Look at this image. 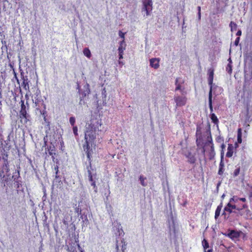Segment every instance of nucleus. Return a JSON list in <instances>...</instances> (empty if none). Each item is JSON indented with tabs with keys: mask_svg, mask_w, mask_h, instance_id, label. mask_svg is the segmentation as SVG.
I'll return each mask as SVG.
<instances>
[{
	"mask_svg": "<svg viewBox=\"0 0 252 252\" xmlns=\"http://www.w3.org/2000/svg\"><path fill=\"white\" fill-rule=\"evenodd\" d=\"M251 190L249 191V197L250 198L252 197V186L251 187Z\"/></svg>",
	"mask_w": 252,
	"mask_h": 252,
	"instance_id": "45",
	"label": "nucleus"
},
{
	"mask_svg": "<svg viewBox=\"0 0 252 252\" xmlns=\"http://www.w3.org/2000/svg\"><path fill=\"white\" fill-rule=\"evenodd\" d=\"M83 54L85 56H86L87 58H90L91 57V53L90 50L88 48H85L83 50Z\"/></svg>",
	"mask_w": 252,
	"mask_h": 252,
	"instance_id": "25",
	"label": "nucleus"
},
{
	"mask_svg": "<svg viewBox=\"0 0 252 252\" xmlns=\"http://www.w3.org/2000/svg\"><path fill=\"white\" fill-rule=\"evenodd\" d=\"M44 146L45 147L47 145V141L45 140V138H44Z\"/></svg>",
	"mask_w": 252,
	"mask_h": 252,
	"instance_id": "50",
	"label": "nucleus"
},
{
	"mask_svg": "<svg viewBox=\"0 0 252 252\" xmlns=\"http://www.w3.org/2000/svg\"><path fill=\"white\" fill-rule=\"evenodd\" d=\"M54 169L56 171V175H55V178H58L59 177V176H58V172H59V167L58 165H56L55 167H54Z\"/></svg>",
	"mask_w": 252,
	"mask_h": 252,
	"instance_id": "39",
	"label": "nucleus"
},
{
	"mask_svg": "<svg viewBox=\"0 0 252 252\" xmlns=\"http://www.w3.org/2000/svg\"><path fill=\"white\" fill-rule=\"evenodd\" d=\"M91 185L93 186L94 188L96 189V186L95 184V181L91 182Z\"/></svg>",
	"mask_w": 252,
	"mask_h": 252,
	"instance_id": "47",
	"label": "nucleus"
},
{
	"mask_svg": "<svg viewBox=\"0 0 252 252\" xmlns=\"http://www.w3.org/2000/svg\"><path fill=\"white\" fill-rule=\"evenodd\" d=\"M88 173L89 181L91 182H94L95 181L94 180L93 175L92 174V173L91 170H90V169L88 170Z\"/></svg>",
	"mask_w": 252,
	"mask_h": 252,
	"instance_id": "32",
	"label": "nucleus"
},
{
	"mask_svg": "<svg viewBox=\"0 0 252 252\" xmlns=\"http://www.w3.org/2000/svg\"><path fill=\"white\" fill-rule=\"evenodd\" d=\"M224 163L223 162V154L222 153L221 155L220 161L219 164V170L218 174L219 175H222L224 172Z\"/></svg>",
	"mask_w": 252,
	"mask_h": 252,
	"instance_id": "13",
	"label": "nucleus"
},
{
	"mask_svg": "<svg viewBox=\"0 0 252 252\" xmlns=\"http://www.w3.org/2000/svg\"><path fill=\"white\" fill-rule=\"evenodd\" d=\"M145 179L146 178H144L143 176H140L139 177L140 183L141 185L144 187H145L147 185V184L145 183Z\"/></svg>",
	"mask_w": 252,
	"mask_h": 252,
	"instance_id": "33",
	"label": "nucleus"
},
{
	"mask_svg": "<svg viewBox=\"0 0 252 252\" xmlns=\"http://www.w3.org/2000/svg\"><path fill=\"white\" fill-rule=\"evenodd\" d=\"M80 95V100L79 103L80 104H82V101L83 103H84V101H83V99L84 98H85L86 96V93L85 91L83 92H79Z\"/></svg>",
	"mask_w": 252,
	"mask_h": 252,
	"instance_id": "30",
	"label": "nucleus"
},
{
	"mask_svg": "<svg viewBox=\"0 0 252 252\" xmlns=\"http://www.w3.org/2000/svg\"><path fill=\"white\" fill-rule=\"evenodd\" d=\"M43 119H44V121L47 123V126H49L50 123L48 121H47V119L46 118V116H44V117H43Z\"/></svg>",
	"mask_w": 252,
	"mask_h": 252,
	"instance_id": "44",
	"label": "nucleus"
},
{
	"mask_svg": "<svg viewBox=\"0 0 252 252\" xmlns=\"http://www.w3.org/2000/svg\"><path fill=\"white\" fill-rule=\"evenodd\" d=\"M174 100L176 103V105L180 107L185 105L187 98L185 96H178L174 97Z\"/></svg>",
	"mask_w": 252,
	"mask_h": 252,
	"instance_id": "9",
	"label": "nucleus"
},
{
	"mask_svg": "<svg viewBox=\"0 0 252 252\" xmlns=\"http://www.w3.org/2000/svg\"><path fill=\"white\" fill-rule=\"evenodd\" d=\"M244 88H245V86H244V88H243V92L245 93V91Z\"/></svg>",
	"mask_w": 252,
	"mask_h": 252,
	"instance_id": "55",
	"label": "nucleus"
},
{
	"mask_svg": "<svg viewBox=\"0 0 252 252\" xmlns=\"http://www.w3.org/2000/svg\"><path fill=\"white\" fill-rule=\"evenodd\" d=\"M46 154L48 153V155L51 156L52 160L54 162H58V160L56 156L57 155L56 152V149L55 147L53 145H51L46 148Z\"/></svg>",
	"mask_w": 252,
	"mask_h": 252,
	"instance_id": "4",
	"label": "nucleus"
},
{
	"mask_svg": "<svg viewBox=\"0 0 252 252\" xmlns=\"http://www.w3.org/2000/svg\"><path fill=\"white\" fill-rule=\"evenodd\" d=\"M121 242H122V243L123 244L121 252H125V250L126 249L125 248L126 244H125L124 239H123V240L121 241ZM117 243H118V241H117ZM116 249L117 250V252H121L119 251V246H118V244H116Z\"/></svg>",
	"mask_w": 252,
	"mask_h": 252,
	"instance_id": "24",
	"label": "nucleus"
},
{
	"mask_svg": "<svg viewBox=\"0 0 252 252\" xmlns=\"http://www.w3.org/2000/svg\"><path fill=\"white\" fill-rule=\"evenodd\" d=\"M197 10H198V18H199V19H200V18H201V7L200 6H199L197 7Z\"/></svg>",
	"mask_w": 252,
	"mask_h": 252,
	"instance_id": "40",
	"label": "nucleus"
},
{
	"mask_svg": "<svg viewBox=\"0 0 252 252\" xmlns=\"http://www.w3.org/2000/svg\"><path fill=\"white\" fill-rule=\"evenodd\" d=\"M101 126V123L98 120H92L86 126L85 131V142L83 144V148L91 167L93 150H95L96 148L95 140L96 138V132L99 131V127Z\"/></svg>",
	"mask_w": 252,
	"mask_h": 252,
	"instance_id": "1",
	"label": "nucleus"
},
{
	"mask_svg": "<svg viewBox=\"0 0 252 252\" xmlns=\"http://www.w3.org/2000/svg\"><path fill=\"white\" fill-rule=\"evenodd\" d=\"M43 107H44V110L43 111H42L40 110V112L41 114L43 116V117H44V116H46L47 112L45 110L46 105L44 103H43Z\"/></svg>",
	"mask_w": 252,
	"mask_h": 252,
	"instance_id": "38",
	"label": "nucleus"
},
{
	"mask_svg": "<svg viewBox=\"0 0 252 252\" xmlns=\"http://www.w3.org/2000/svg\"><path fill=\"white\" fill-rule=\"evenodd\" d=\"M70 220H71V217H70L69 220L68 215L67 214L64 215L62 220V223H63V225H61V229L67 231L68 229V223Z\"/></svg>",
	"mask_w": 252,
	"mask_h": 252,
	"instance_id": "10",
	"label": "nucleus"
},
{
	"mask_svg": "<svg viewBox=\"0 0 252 252\" xmlns=\"http://www.w3.org/2000/svg\"><path fill=\"white\" fill-rule=\"evenodd\" d=\"M229 238L232 240H235L238 239L240 236V232H238L236 230H231L226 235Z\"/></svg>",
	"mask_w": 252,
	"mask_h": 252,
	"instance_id": "12",
	"label": "nucleus"
},
{
	"mask_svg": "<svg viewBox=\"0 0 252 252\" xmlns=\"http://www.w3.org/2000/svg\"><path fill=\"white\" fill-rule=\"evenodd\" d=\"M73 133L74 134V135L75 136H77L78 135V127L77 126H73Z\"/></svg>",
	"mask_w": 252,
	"mask_h": 252,
	"instance_id": "37",
	"label": "nucleus"
},
{
	"mask_svg": "<svg viewBox=\"0 0 252 252\" xmlns=\"http://www.w3.org/2000/svg\"><path fill=\"white\" fill-rule=\"evenodd\" d=\"M69 122H70V124H71V125L72 126H74V125H75V119L74 117H71L70 118H69Z\"/></svg>",
	"mask_w": 252,
	"mask_h": 252,
	"instance_id": "36",
	"label": "nucleus"
},
{
	"mask_svg": "<svg viewBox=\"0 0 252 252\" xmlns=\"http://www.w3.org/2000/svg\"><path fill=\"white\" fill-rule=\"evenodd\" d=\"M184 155L188 158V161L189 163H195L196 160L195 154H192V153L189 150H188L187 152L184 153Z\"/></svg>",
	"mask_w": 252,
	"mask_h": 252,
	"instance_id": "11",
	"label": "nucleus"
},
{
	"mask_svg": "<svg viewBox=\"0 0 252 252\" xmlns=\"http://www.w3.org/2000/svg\"><path fill=\"white\" fill-rule=\"evenodd\" d=\"M214 69L213 68H210L208 70V81L210 86V89L213 90V83L214 80Z\"/></svg>",
	"mask_w": 252,
	"mask_h": 252,
	"instance_id": "8",
	"label": "nucleus"
},
{
	"mask_svg": "<svg viewBox=\"0 0 252 252\" xmlns=\"http://www.w3.org/2000/svg\"><path fill=\"white\" fill-rule=\"evenodd\" d=\"M73 207L75 208V212L77 214L78 216L81 215L82 210L79 205L77 206V204H75L74 206H73Z\"/></svg>",
	"mask_w": 252,
	"mask_h": 252,
	"instance_id": "26",
	"label": "nucleus"
},
{
	"mask_svg": "<svg viewBox=\"0 0 252 252\" xmlns=\"http://www.w3.org/2000/svg\"><path fill=\"white\" fill-rule=\"evenodd\" d=\"M20 117L21 119H24V123L26 124L30 121V115L26 112L20 114Z\"/></svg>",
	"mask_w": 252,
	"mask_h": 252,
	"instance_id": "19",
	"label": "nucleus"
},
{
	"mask_svg": "<svg viewBox=\"0 0 252 252\" xmlns=\"http://www.w3.org/2000/svg\"><path fill=\"white\" fill-rule=\"evenodd\" d=\"M239 201H242L243 202L245 203L247 201V200L245 197H240Z\"/></svg>",
	"mask_w": 252,
	"mask_h": 252,
	"instance_id": "46",
	"label": "nucleus"
},
{
	"mask_svg": "<svg viewBox=\"0 0 252 252\" xmlns=\"http://www.w3.org/2000/svg\"><path fill=\"white\" fill-rule=\"evenodd\" d=\"M126 34V32H123L121 31H119V35L122 38V40H124V41H125V36Z\"/></svg>",
	"mask_w": 252,
	"mask_h": 252,
	"instance_id": "35",
	"label": "nucleus"
},
{
	"mask_svg": "<svg viewBox=\"0 0 252 252\" xmlns=\"http://www.w3.org/2000/svg\"><path fill=\"white\" fill-rule=\"evenodd\" d=\"M59 183H61L62 184V181H59Z\"/></svg>",
	"mask_w": 252,
	"mask_h": 252,
	"instance_id": "60",
	"label": "nucleus"
},
{
	"mask_svg": "<svg viewBox=\"0 0 252 252\" xmlns=\"http://www.w3.org/2000/svg\"><path fill=\"white\" fill-rule=\"evenodd\" d=\"M205 252H213L212 249L208 250L207 251H205Z\"/></svg>",
	"mask_w": 252,
	"mask_h": 252,
	"instance_id": "51",
	"label": "nucleus"
},
{
	"mask_svg": "<svg viewBox=\"0 0 252 252\" xmlns=\"http://www.w3.org/2000/svg\"><path fill=\"white\" fill-rule=\"evenodd\" d=\"M229 26L231 28V32H233L234 31H236V30L237 29V24L235 22H232V21L230 22Z\"/></svg>",
	"mask_w": 252,
	"mask_h": 252,
	"instance_id": "29",
	"label": "nucleus"
},
{
	"mask_svg": "<svg viewBox=\"0 0 252 252\" xmlns=\"http://www.w3.org/2000/svg\"><path fill=\"white\" fill-rule=\"evenodd\" d=\"M159 59L152 58L150 60V66L155 69H158L159 67Z\"/></svg>",
	"mask_w": 252,
	"mask_h": 252,
	"instance_id": "14",
	"label": "nucleus"
},
{
	"mask_svg": "<svg viewBox=\"0 0 252 252\" xmlns=\"http://www.w3.org/2000/svg\"><path fill=\"white\" fill-rule=\"evenodd\" d=\"M210 119L215 125H218L219 121L215 113L210 114Z\"/></svg>",
	"mask_w": 252,
	"mask_h": 252,
	"instance_id": "20",
	"label": "nucleus"
},
{
	"mask_svg": "<svg viewBox=\"0 0 252 252\" xmlns=\"http://www.w3.org/2000/svg\"><path fill=\"white\" fill-rule=\"evenodd\" d=\"M234 203H237L239 201L240 197H238L237 196H234Z\"/></svg>",
	"mask_w": 252,
	"mask_h": 252,
	"instance_id": "43",
	"label": "nucleus"
},
{
	"mask_svg": "<svg viewBox=\"0 0 252 252\" xmlns=\"http://www.w3.org/2000/svg\"><path fill=\"white\" fill-rule=\"evenodd\" d=\"M37 103V102L36 101V100H35V103L36 104Z\"/></svg>",
	"mask_w": 252,
	"mask_h": 252,
	"instance_id": "59",
	"label": "nucleus"
},
{
	"mask_svg": "<svg viewBox=\"0 0 252 252\" xmlns=\"http://www.w3.org/2000/svg\"><path fill=\"white\" fill-rule=\"evenodd\" d=\"M152 0H143L142 10L146 11L147 16L149 15L152 11Z\"/></svg>",
	"mask_w": 252,
	"mask_h": 252,
	"instance_id": "5",
	"label": "nucleus"
},
{
	"mask_svg": "<svg viewBox=\"0 0 252 252\" xmlns=\"http://www.w3.org/2000/svg\"><path fill=\"white\" fill-rule=\"evenodd\" d=\"M1 42H2V44H5V47H6V41H1Z\"/></svg>",
	"mask_w": 252,
	"mask_h": 252,
	"instance_id": "52",
	"label": "nucleus"
},
{
	"mask_svg": "<svg viewBox=\"0 0 252 252\" xmlns=\"http://www.w3.org/2000/svg\"><path fill=\"white\" fill-rule=\"evenodd\" d=\"M59 218H60V217H59V214H57L55 215V223L54 224V228L55 231L56 232L58 231V226L57 224L56 225L55 223H57V220H58V219H59Z\"/></svg>",
	"mask_w": 252,
	"mask_h": 252,
	"instance_id": "28",
	"label": "nucleus"
},
{
	"mask_svg": "<svg viewBox=\"0 0 252 252\" xmlns=\"http://www.w3.org/2000/svg\"><path fill=\"white\" fill-rule=\"evenodd\" d=\"M205 146H209L210 147V159H212L215 156V152L210 131H209V135L207 136V141L205 142Z\"/></svg>",
	"mask_w": 252,
	"mask_h": 252,
	"instance_id": "3",
	"label": "nucleus"
},
{
	"mask_svg": "<svg viewBox=\"0 0 252 252\" xmlns=\"http://www.w3.org/2000/svg\"><path fill=\"white\" fill-rule=\"evenodd\" d=\"M202 246L205 250H206L207 248H209V245L208 241L206 239H203L202 242Z\"/></svg>",
	"mask_w": 252,
	"mask_h": 252,
	"instance_id": "31",
	"label": "nucleus"
},
{
	"mask_svg": "<svg viewBox=\"0 0 252 252\" xmlns=\"http://www.w3.org/2000/svg\"><path fill=\"white\" fill-rule=\"evenodd\" d=\"M205 146H205V144L204 145L202 146V147H201V153L204 156H205V152H206V150L205 148Z\"/></svg>",
	"mask_w": 252,
	"mask_h": 252,
	"instance_id": "41",
	"label": "nucleus"
},
{
	"mask_svg": "<svg viewBox=\"0 0 252 252\" xmlns=\"http://www.w3.org/2000/svg\"><path fill=\"white\" fill-rule=\"evenodd\" d=\"M235 145V146H235V148H236L237 147H238V145H237V143H236Z\"/></svg>",
	"mask_w": 252,
	"mask_h": 252,
	"instance_id": "53",
	"label": "nucleus"
},
{
	"mask_svg": "<svg viewBox=\"0 0 252 252\" xmlns=\"http://www.w3.org/2000/svg\"><path fill=\"white\" fill-rule=\"evenodd\" d=\"M1 95V91H0V96Z\"/></svg>",
	"mask_w": 252,
	"mask_h": 252,
	"instance_id": "57",
	"label": "nucleus"
},
{
	"mask_svg": "<svg viewBox=\"0 0 252 252\" xmlns=\"http://www.w3.org/2000/svg\"><path fill=\"white\" fill-rule=\"evenodd\" d=\"M179 78H176V81H175V85H176V88H175V91H178V90H180L181 91V93L183 94V89H182L181 88V84L178 82V80H179Z\"/></svg>",
	"mask_w": 252,
	"mask_h": 252,
	"instance_id": "23",
	"label": "nucleus"
},
{
	"mask_svg": "<svg viewBox=\"0 0 252 252\" xmlns=\"http://www.w3.org/2000/svg\"><path fill=\"white\" fill-rule=\"evenodd\" d=\"M242 129L239 128L237 130V143L239 144H241L242 142Z\"/></svg>",
	"mask_w": 252,
	"mask_h": 252,
	"instance_id": "21",
	"label": "nucleus"
},
{
	"mask_svg": "<svg viewBox=\"0 0 252 252\" xmlns=\"http://www.w3.org/2000/svg\"><path fill=\"white\" fill-rule=\"evenodd\" d=\"M240 172V167L236 168L234 170V172H233V176L234 177L237 176L239 174Z\"/></svg>",
	"mask_w": 252,
	"mask_h": 252,
	"instance_id": "34",
	"label": "nucleus"
},
{
	"mask_svg": "<svg viewBox=\"0 0 252 252\" xmlns=\"http://www.w3.org/2000/svg\"><path fill=\"white\" fill-rule=\"evenodd\" d=\"M224 194H223V195L221 196V197H222V198H223V197H224Z\"/></svg>",
	"mask_w": 252,
	"mask_h": 252,
	"instance_id": "56",
	"label": "nucleus"
},
{
	"mask_svg": "<svg viewBox=\"0 0 252 252\" xmlns=\"http://www.w3.org/2000/svg\"><path fill=\"white\" fill-rule=\"evenodd\" d=\"M21 75L22 76V86L23 87V88L27 91H29L30 87H29V81L27 76H24L23 74V73H21Z\"/></svg>",
	"mask_w": 252,
	"mask_h": 252,
	"instance_id": "15",
	"label": "nucleus"
},
{
	"mask_svg": "<svg viewBox=\"0 0 252 252\" xmlns=\"http://www.w3.org/2000/svg\"><path fill=\"white\" fill-rule=\"evenodd\" d=\"M195 136L196 137L195 141L196 144L197 148H199V147L202 146L203 144V136L201 131V128L198 126H197L196 128Z\"/></svg>",
	"mask_w": 252,
	"mask_h": 252,
	"instance_id": "6",
	"label": "nucleus"
},
{
	"mask_svg": "<svg viewBox=\"0 0 252 252\" xmlns=\"http://www.w3.org/2000/svg\"><path fill=\"white\" fill-rule=\"evenodd\" d=\"M239 41H240V37H238L236 38V39L235 40V42H234L235 45L237 46L239 43Z\"/></svg>",
	"mask_w": 252,
	"mask_h": 252,
	"instance_id": "42",
	"label": "nucleus"
},
{
	"mask_svg": "<svg viewBox=\"0 0 252 252\" xmlns=\"http://www.w3.org/2000/svg\"><path fill=\"white\" fill-rule=\"evenodd\" d=\"M230 60V62L229 63H228V64L227 65V66L226 67V70L227 71V72L229 73V74H231L232 73V65H231V61L230 60V59H229Z\"/></svg>",
	"mask_w": 252,
	"mask_h": 252,
	"instance_id": "27",
	"label": "nucleus"
},
{
	"mask_svg": "<svg viewBox=\"0 0 252 252\" xmlns=\"http://www.w3.org/2000/svg\"><path fill=\"white\" fill-rule=\"evenodd\" d=\"M126 45L125 41H124V40H122L119 42V45L118 49L119 60L123 59L124 52L126 49Z\"/></svg>",
	"mask_w": 252,
	"mask_h": 252,
	"instance_id": "7",
	"label": "nucleus"
},
{
	"mask_svg": "<svg viewBox=\"0 0 252 252\" xmlns=\"http://www.w3.org/2000/svg\"><path fill=\"white\" fill-rule=\"evenodd\" d=\"M221 208H222V203H221L220 204V205L217 207V208L216 210L215 214V218L216 219H217L219 217V216L220 215V211L221 210Z\"/></svg>",
	"mask_w": 252,
	"mask_h": 252,
	"instance_id": "22",
	"label": "nucleus"
},
{
	"mask_svg": "<svg viewBox=\"0 0 252 252\" xmlns=\"http://www.w3.org/2000/svg\"><path fill=\"white\" fill-rule=\"evenodd\" d=\"M234 147L232 144H229L227 147V152L226 154V157L231 158L233 156Z\"/></svg>",
	"mask_w": 252,
	"mask_h": 252,
	"instance_id": "17",
	"label": "nucleus"
},
{
	"mask_svg": "<svg viewBox=\"0 0 252 252\" xmlns=\"http://www.w3.org/2000/svg\"><path fill=\"white\" fill-rule=\"evenodd\" d=\"M242 34V31L241 30H238L236 33V35L240 36Z\"/></svg>",
	"mask_w": 252,
	"mask_h": 252,
	"instance_id": "48",
	"label": "nucleus"
},
{
	"mask_svg": "<svg viewBox=\"0 0 252 252\" xmlns=\"http://www.w3.org/2000/svg\"><path fill=\"white\" fill-rule=\"evenodd\" d=\"M209 106L211 113H213V107L212 104V89H210L209 93Z\"/></svg>",
	"mask_w": 252,
	"mask_h": 252,
	"instance_id": "18",
	"label": "nucleus"
},
{
	"mask_svg": "<svg viewBox=\"0 0 252 252\" xmlns=\"http://www.w3.org/2000/svg\"><path fill=\"white\" fill-rule=\"evenodd\" d=\"M119 63L120 64L121 63H122V62H121V61H119Z\"/></svg>",
	"mask_w": 252,
	"mask_h": 252,
	"instance_id": "58",
	"label": "nucleus"
},
{
	"mask_svg": "<svg viewBox=\"0 0 252 252\" xmlns=\"http://www.w3.org/2000/svg\"><path fill=\"white\" fill-rule=\"evenodd\" d=\"M247 209L246 210L247 214H250L251 211L248 209V206L246 203L243 204L240 207H237L236 205H232L231 203H228L227 205L224 207V211L228 212L229 214H231L232 213V209H236L237 210L240 211L243 209Z\"/></svg>",
	"mask_w": 252,
	"mask_h": 252,
	"instance_id": "2",
	"label": "nucleus"
},
{
	"mask_svg": "<svg viewBox=\"0 0 252 252\" xmlns=\"http://www.w3.org/2000/svg\"><path fill=\"white\" fill-rule=\"evenodd\" d=\"M20 103L21 104V109L20 110L19 113L21 114L27 112V110H28L29 109V104L28 102L27 101L26 102L27 107L25 104V101L24 100L21 99Z\"/></svg>",
	"mask_w": 252,
	"mask_h": 252,
	"instance_id": "16",
	"label": "nucleus"
},
{
	"mask_svg": "<svg viewBox=\"0 0 252 252\" xmlns=\"http://www.w3.org/2000/svg\"><path fill=\"white\" fill-rule=\"evenodd\" d=\"M251 94V92H250V93H249V92H248V95H250V94Z\"/></svg>",
	"mask_w": 252,
	"mask_h": 252,
	"instance_id": "54",
	"label": "nucleus"
},
{
	"mask_svg": "<svg viewBox=\"0 0 252 252\" xmlns=\"http://www.w3.org/2000/svg\"><path fill=\"white\" fill-rule=\"evenodd\" d=\"M232 202L234 203V196L230 199L229 203H231Z\"/></svg>",
	"mask_w": 252,
	"mask_h": 252,
	"instance_id": "49",
	"label": "nucleus"
}]
</instances>
